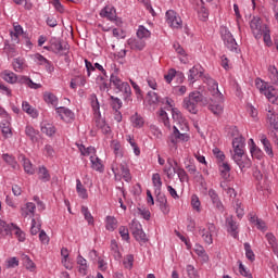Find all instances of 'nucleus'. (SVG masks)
Masks as SVG:
<instances>
[{
    "instance_id": "f257e3e1",
    "label": "nucleus",
    "mask_w": 278,
    "mask_h": 278,
    "mask_svg": "<svg viewBox=\"0 0 278 278\" xmlns=\"http://www.w3.org/2000/svg\"><path fill=\"white\" fill-rule=\"evenodd\" d=\"M172 117L173 121L178 123V126L173 127V132L169 136V142L172 144L177 146L178 142H188L190 140V136L186 134L189 130L188 124L184 121V115H181V111L178 109H172Z\"/></svg>"
},
{
    "instance_id": "f03ea898",
    "label": "nucleus",
    "mask_w": 278,
    "mask_h": 278,
    "mask_svg": "<svg viewBox=\"0 0 278 278\" xmlns=\"http://www.w3.org/2000/svg\"><path fill=\"white\" fill-rule=\"evenodd\" d=\"M250 27L256 40H261L263 37L265 45L267 47H273V39H270V28H268V25L262 22V18H252L250 22Z\"/></svg>"
},
{
    "instance_id": "7ed1b4c3",
    "label": "nucleus",
    "mask_w": 278,
    "mask_h": 278,
    "mask_svg": "<svg viewBox=\"0 0 278 278\" xmlns=\"http://www.w3.org/2000/svg\"><path fill=\"white\" fill-rule=\"evenodd\" d=\"M207 103H210V100L201 91H193L184 99L182 108L190 112V114H197L199 105L205 106Z\"/></svg>"
},
{
    "instance_id": "20e7f679",
    "label": "nucleus",
    "mask_w": 278,
    "mask_h": 278,
    "mask_svg": "<svg viewBox=\"0 0 278 278\" xmlns=\"http://www.w3.org/2000/svg\"><path fill=\"white\" fill-rule=\"evenodd\" d=\"M110 81L118 92H124L126 98L131 97V86H129V83L122 81V79L114 74L111 75Z\"/></svg>"
},
{
    "instance_id": "39448f33",
    "label": "nucleus",
    "mask_w": 278,
    "mask_h": 278,
    "mask_svg": "<svg viewBox=\"0 0 278 278\" xmlns=\"http://www.w3.org/2000/svg\"><path fill=\"white\" fill-rule=\"evenodd\" d=\"M166 23L173 29H181V27H184V22L181 21V17L177 14V12L173 10H168L166 12Z\"/></svg>"
},
{
    "instance_id": "423d86ee",
    "label": "nucleus",
    "mask_w": 278,
    "mask_h": 278,
    "mask_svg": "<svg viewBox=\"0 0 278 278\" xmlns=\"http://www.w3.org/2000/svg\"><path fill=\"white\" fill-rule=\"evenodd\" d=\"M222 38L224 40V45H226L227 49L230 51H237L238 50V43L236 42V39L233 38V35L227 28H222L220 30Z\"/></svg>"
},
{
    "instance_id": "0eeeda50",
    "label": "nucleus",
    "mask_w": 278,
    "mask_h": 278,
    "mask_svg": "<svg viewBox=\"0 0 278 278\" xmlns=\"http://www.w3.org/2000/svg\"><path fill=\"white\" fill-rule=\"evenodd\" d=\"M232 149L235 152V154L232 155V160L244 157V137H236L232 140Z\"/></svg>"
},
{
    "instance_id": "6e6552de",
    "label": "nucleus",
    "mask_w": 278,
    "mask_h": 278,
    "mask_svg": "<svg viewBox=\"0 0 278 278\" xmlns=\"http://www.w3.org/2000/svg\"><path fill=\"white\" fill-rule=\"evenodd\" d=\"M50 49L53 53H64V51H68V45L58 38H52L50 40Z\"/></svg>"
},
{
    "instance_id": "1a4fd4ad",
    "label": "nucleus",
    "mask_w": 278,
    "mask_h": 278,
    "mask_svg": "<svg viewBox=\"0 0 278 278\" xmlns=\"http://www.w3.org/2000/svg\"><path fill=\"white\" fill-rule=\"evenodd\" d=\"M56 113L59 114L61 121H64L65 123H71V121L75 118V113L64 106L56 108Z\"/></svg>"
},
{
    "instance_id": "9d476101",
    "label": "nucleus",
    "mask_w": 278,
    "mask_h": 278,
    "mask_svg": "<svg viewBox=\"0 0 278 278\" xmlns=\"http://www.w3.org/2000/svg\"><path fill=\"white\" fill-rule=\"evenodd\" d=\"M226 227L232 238H238V223L233 220L232 216L226 218Z\"/></svg>"
},
{
    "instance_id": "9b49d317",
    "label": "nucleus",
    "mask_w": 278,
    "mask_h": 278,
    "mask_svg": "<svg viewBox=\"0 0 278 278\" xmlns=\"http://www.w3.org/2000/svg\"><path fill=\"white\" fill-rule=\"evenodd\" d=\"M204 81L205 84H207L208 88L214 86V94H216V101L217 103H223L224 98H223V93H220V90H218V83L211 77H205Z\"/></svg>"
},
{
    "instance_id": "f8f14e48",
    "label": "nucleus",
    "mask_w": 278,
    "mask_h": 278,
    "mask_svg": "<svg viewBox=\"0 0 278 278\" xmlns=\"http://www.w3.org/2000/svg\"><path fill=\"white\" fill-rule=\"evenodd\" d=\"M263 94L268 99L269 103L278 104V92L277 89L273 86H268L265 91H263Z\"/></svg>"
},
{
    "instance_id": "ddd939ff",
    "label": "nucleus",
    "mask_w": 278,
    "mask_h": 278,
    "mask_svg": "<svg viewBox=\"0 0 278 278\" xmlns=\"http://www.w3.org/2000/svg\"><path fill=\"white\" fill-rule=\"evenodd\" d=\"M23 26H21L18 23H13V30L10 31L12 42L18 45V37L23 36Z\"/></svg>"
},
{
    "instance_id": "4468645a",
    "label": "nucleus",
    "mask_w": 278,
    "mask_h": 278,
    "mask_svg": "<svg viewBox=\"0 0 278 278\" xmlns=\"http://www.w3.org/2000/svg\"><path fill=\"white\" fill-rule=\"evenodd\" d=\"M25 134L34 144L40 140V131L36 130L33 126H26Z\"/></svg>"
},
{
    "instance_id": "2eb2a0df",
    "label": "nucleus",
    "mask_w": 278,
    "mask_h": 278,
    "mask_svg": "<svg viewBox=\"0 0 278 278\" xmlns=\"http://www.w3.org/2000/svg\"><path fill=\"white\" fill-rule=\"evenodd\" d=\"M100 16L109 21H116V9L114 7H105L101 10Z\"/></svg>"
},
{
    "instance_id": "dca6fc26",
    "label": "nucleus",
    "mask_w": 278,
    "mask_h": 278,
    "mask_svg": "<svg viewBox=\"0 0 278 278\" xmlns=\"http://www.w3.org/2000/svg\"><path fill=\"white\" fill-rule=\"evenodd\" d=\"M17 84H24L25 86H28V88H33V90L42 88V85L31 81V79L27 76H17Z\"/></svg>"
},
{
    "instance_id": "f3484780",
    "label": "nucleus",
    "mask_w": 278,
    "mask_h": 278,
    "mask_svg": "<svg viewBox=\"0 0 278 278\" xmlns=\"http://www.w3.org/2000/svg\"><path fill=\"white\" fill-rule=\"evenodd\" d=\"M128 45L132 51H142L147 47L143 39H129Z\"/></svg>"
},
{
    "instance_id": "a211bd4d",
    "label": "nucleus",
    "mask_w": 278,
    "mask_h": 278,
    "mask_svg": "<svg viewBox=\"0 0 278 278\" xmlns=\"http://www.w3.org/2000/svg\"><path fill=\"white\" fill-rule=\"evenodd\" d=\"M198 16L201 21H207L210 16V11L205 8V2L203 0H200V3H198Z\"/></svg>"
},
{
    "instance_id": "6ab92c4d",
    "label": "nucleus",
    "mask_w": 278,
    "mask_h": 278,
    "mask_svg": "<svg viewBox=\"0 0 278 278\" xmlns=\"http://www.w3.org/2000/svg\"><path fill=\"white\" fill-rule=\"evenodd\" d=\"M2 79H4V81H8V84H16V81H18V76L16 74H14V72L8 71L5 70L2 74H1Z\"/></svg>"
},
{
    "instance_id": "aec40b11",
    "label": "nucleus",
    "mask_w": 278,
    "mask_h": 278,
    "mask_svg": "<svg viewBox=\"0 0 278 278\" xmlns=\"http://www.w3.org/2000/svg\"><path fill=\"white\" fill-rule=\"evenodd\" d=\"M22 110H23V112H26V114L31 116V118H38V111L36 109H34L31 106V104H29V102L24 101L22 103Z\"/></svg>"
},
{
    "instance_id": "412c9836",
    "label": "nucleus",
    "mask_w": 278,
    "mask_h": 278,
    "mask_svg": "<svg viewBox=\"0 0 278 278\" xmlns=\"http://www.w3.org/2000/svg\"><path fill=\"white\" fill-rule=\"evenodd\" d=\"M219 172L224 179H229L230 173H231V166H229V163L224 161L219 163Z\"/></svg>"
},
{
    "instance_id": "4be33fe9",
    "label": "nucleus",
    "mask_w": 278,
    "mask_h": 278,
    "mask_svg": "<svg viewBox=\"0 0 278 278\" xmlns=\"http://www.w3.org/2000/svg\"><path fill=\"white\" fill-rule=\"evenodd\" d=\"M76 191L80 199H88V190H86L80 179H76Z\"/></svg>"
},
{
    "instance_id": "5701e85b",
    "label": "nucleus",
    "mask_w": 278,
    "mask_h": 278,
    "mask_svg": "<svg viewBox=\"0 0 278 278\" xmlns=\"http://www.w3.org/2000/svg\"><path fill=\"white\" fill-rule=\"evenodd\" d=\"M90 161H91V168L93 170H98V173H103V164L101 163V159L97 156H91Z\"/></svg>"
},
{
    "instance_id": "b1692460",
    "label": "nucleus",
    "mask_w": 278,
    "mask_h": 278,
    "mask_svg": "<svg viewBox=\"0 0 278 278\" xmlns=\"http://www.w3.org/2000/svg\"><path fill=\"white\" fill-rule=\"evenodd\" d=\"M261 142L267 155H273V146L270 144V141L268 140V138H266V135H261Z\"/></svg>"
},
{
    "instance_id": "393cba45",
    "label": "nucleus",
    "mask_w": 278,
    "mask_h": 278,
    "mask_svg": "<svg viewBox=\"0 0 278 278\" xmlns=\"http://www.w3.org/2000/svg\"><path fill=\"white\" fill-rule=\"evenodd\" d=\"M201 75H202V73L199 71V68L193 66L191 70H189L188 80L191 81V84H194L197 81V79H199V77H201Z\"/></svg>"
},
{
    "instance_id": "a878e982",
    "label": "nucleus",
    "mask_w": 278,
    "mask_h": 278,
    "mask_svg": "<svg viewBox=\"0 0 278 278\" xmlns=\"http://www.w3.org/2000/svg\"><path fill=\"white\" fill-rule=\"evenodd\" d=\"M41 134H46V136H53L55 134V126L49 123L41 124Z\"/></svg>"
},
{
    "instance_id": "bb28decb",
    "label": "nucleus",
    "mask_w": 278,
    "mask_h": 278,
    "mask_svg": "<svg viewBox=\"0 0 278 278\" xmlns=\"http://www.w3.org/2000/svg\"><path fill=\"white\" fill-rule=\"evenodd\" d=\"M1 131L4 138H11L12 136V127L10 126V122L4 121L0 124Z\"/></svg>"
},
{
    "instance_id": "cd10ccee",
    "label": "nucleus",
    "mask_w": 278,
    "mask_h": 278,
    "mask_svg": "<svg viewBox=\"0 0 278 278\" xmlns=\"http://www.w3.org/2000/svg\"><path fill=\"white\" fill-rule=\"evenodd\" d=\"M236 164L239 165V168L241 170H244V168H251V160L250 159H244L242 160V156H239L238 159H232Z\"/></svg>"
},
{
    "instance_id": "c85d7f7f",
    "label": "nucleus",
    "mask_w": 278,
    "mask_h": 278,
    "mask_svg": "<svg viewBox=\"0 0 278 278\" xmlns=\"http://www.w3.org/2000/svg\"><path fill=\"white\" fill-rule=\"evenodd\" d=\"M12 225L13 224H8L0 219V233L2 236H10V233H12Z\"/></svg>"
},
{
    "instance_id": "c756f323",
    "label": "nucleus",
    "mask_w": 278,
    "mask_h": 278,
    "mask_svg": "<svg viewBox=\"0 0 278 278\" xmlns=\"http://www.w3.org/2000/svg\"><path fill=\"white\" fill-rule=\"evenodd\" d=\"M106 229L108 231H114L118 227V220L114 216H106Z\"/></svg>"
},
{
    "instance_id": "7c9ffc66",
    "label": "nucleus",
    "mask_w": 278,
    "mask_h": 278,
    "mask_svg": "<svg viewBox=\"0 0 278 278\" xmlns=\"http://www.w3.org/2000/svg\"><path fill=\"white\" fill-rule=\"evenodd\" d=\"M38 177L41 181H43L45 184L47 181H50L51 179V175H49V170L47 169V167L42 166V167H39V170H38Z\"/></svg>"
},
{
    "instance_id": "2f4dec72",
    "label": "nucleus",
    "mask_w": 278,
    "mask_h": 278,
    "mask_svg": "<svg viewBox=\"0 0 278 278\" xmlns=\"http://www.w3.org/2000/svg\"><path fill=\"white\" fill-rule=\"evenodd\" d=\"M111 253L114 256V260H121V257H123L121 250H118V243L116 240L111 241Z\"/></svg>"
},
{
    "instance_id": "473e14b6",
    "label": "nucleus",
    "mask_w": 278,
    "mask_h": 278,
    "mask_svg": "<svg viewBox=\"0 0 278 278\" xmlns=\"http://www.w3.org/2000/svg\"><path fill=\"white\" fill-rule=\"evenodd\" d=\"M43 100L46 101V103H50L51 105H53V108H58V97H55V94L51 92H46L43 94Z\"/></svg>"
},
{
    "instance_id": "72a5a7b5",
    "label": "nucleus",
    "mask_w": 278,
    "mask_h": 278,
    "mask_svg": "<svg viewBox=\"0 0 278 278\" xmlns=\"http://www.w3.org/2000/svg\"><path fill=\"white\" fill-rule=\"evenodd\" d=\"M77 264L80 265L79 273H81V275H86V271L88 270V262L84 256H81V254L77 256Z\"/></svg>"
},
{
    "instance_id": "f704fd0d",
    "label": "nucleus",
    "mask_w": 278,
    "mask_h": 278,
    "mask_svg": "<svg viewBox=\"0 0 278 278\" xmlns=\"http://www.w3.org/2000/svg\"><path fill=\"white\" fill-rule=\"evenodd\" d=\"M11 233H14L20 242H25V232L21 228L16 227L14 224L11 225Z\"/></svg>"
},
{
    "instance_id": "c9c22d12",
    "label": "nucleus",
    "mask_w": 278,
    "mask_h": 278,
    "mask_svg": "<svg viewBox=\"0 0 278 278\" xmlns=\"http://www.w3.org/2000/svg\"><path fill=\"white\" fill-rule=\"evenodd\" d=\"M134 238L139 242L140 244H146V242H149V238H147V233H144V230H139V232H135Z\"/></svg>"
},
{
    "instance_id": "e433bc0d",
    "label": "nucleus",
    "mask_w": 278,
    "mask_h": 278,
    "mask_svg": "<svg viewBox=\"0 0 278 278\" xmlns=\"http://www.w3.org/2000/svg\"><path fill=\"white\" fill-rule=\"evenodd\" d=\"M267 118L269 121L270 127H273V129L278 131V116L275 113H273V111H269Z\"/></svg>"
},
{
    "instance_id": "4c0bfd02",
    "label": "nucleus",
    "mask_w": 278,
    "mask_h": 278,
    "mask_svg": "<svg viewBox=\"0 0 278 278\" xmlns=\"http://www.w3.org/2000/svg\"><path fill=\"white\" fill-rule=\"evenodd\" d=\"M268 73H269V78L271 80V84H275L276 86H278V71H277V67L270 65L268 67Z\"/></svg>"
},
{
    "instance_id": "58836bf2",
    "label": "nucleus",
    "mask_w": 278,
    "mask_h": 278,
    "mask_svg": "<svg viewBox=\"0 0 278 278\" xmlns=\"http://www.w3.org/2000/svg\"><path fill=\"white\" fill-rule=\"evenodd\" d=\"M130 121L134 125V127H142L144 125V118H142V116L138 115V113H136L135 115H132L130 117Z\"/></svg>"
},
{
    "instance_id": "ea45409f",
    "label": "nucleus",
    "mask_w": 278,
    "mask_h": 278,
    "mask_svg": "<svg viewBox=\"0 0 278 278\" xmlns=\"http://www.w3.org/2000/svg\"><path fill=\"white\" fill-rule=\"evenodd\" d=\"M2 160H4V162L7 164L12 166V168H14V169L18 168V163H16V159H14V156H12L10 154H3Z\"/></svg>"
},
{
    "instance_id": "a19ab883",
    "label": "nucleus",
    "mask_w": 278,
    "mask_h": 278,
    "mask_svg": "<svg viewBox=\"0 0 278 278\" xmlns=\"http://www.w3.org/2000/svg\"><path fill=\"white\" fill-rule=\"evenodd\" d=\"M150 36H151V31H149V29H147L144 26H139L137 30V37L140 40H144V38H149Z\"/></svg>"
},
{
    "instance_id": "79ce46f5",
    "label": "nucleus",
    "mask_w": 278,
    "mask_h": 278,
    "mask_svg": "<svg viewBox=\"0 0 278 278\" xmlns=\"http://www.w3.org/2000/svg\"><path fill=\"white\" fill-rule=\"evenodd\" d=\"M111 148L113 149L116 157H123V149L121 147V142L113 140L111 143Z\"/></svg>"
},
{
    "instance_id": "37998d69",
    "label": "nucleus",
    "mask_w": 278,
    "mask_h": 278,
    "mask_svg": "<svg viewBox=\"0 0 278 278\" xmlns=\"http://www.w3.org/2000/svg\"><path fill=\"white\" fill-rule=\"evenodd\" d=\"M81 214L85 216L88 225H94V217H92V214H90L87 206H81Z\"/></svg>"
},
{
    "instance_id": "c03bdc74",
    "label": "nucleus",
    "mask_w": 278,
    "mask_h": 278,
    "mask_svg": "<svg viewBox=\"0 0 278 278\" xmlns=\"http://www.w3.org/2000/svg\"><path fill=\"white\" fill-rule=\"evenodd\" d=\"M148 103L149 105H157V103H160V97L157 96V93L150 91L148 93Z\"/></svg>"
},
{
    "instance_id": "a18cd8bd",
    "label": "nucleus",
    "mask_w": 278,
    "mask_h": 278,
    "mask_svg": "<svg viewBox=\"0 0 278 278\" xmlns=\"http://www.w3.org/2000/svg\"><path fill=\"white\" fill-rule=\"evenodd\" d=\"M40 227H42V224L40 222H37L35 218L31 219V227H30V233L31 236H37L38 232H40Z\"/></svg>"
},
{
    "instance_id": "49530a36",
    "label": "nucleus",
    "mask_w": 278,
    "mask_h": 278,
    "mask_svg": "<svg viewBox=\"0 0 278 278\" xmlns=\"http://www.w3.org/2000/svg\"><path fill=\"white\" fill-rule=\"evenodd\" d=\"M23 167L25 173L34 175V165H31V161H29V159L23 157Z\"/></svg>"
},
{
    "instance_id": "de8ad7c7",
    "label": "nucleus",
    "mask_w": 278,
    "mask_h": 278,
    "mask_svg": "<svg viewBox=\"0 0 278 278\" xmlns=\"http://www.w3.org/2000/svg\"><path fill=\"white\" fill-rule=\"evenodd\" d=\"M200 235L202 236V238L206 244H212V242H214V239L212 238L213 232L202 229V230H200Z\"/></svg>"
},
{
    "instance_id": "09e8293b",
    "label": "nucleus",
    "mask_w": 278,
    "mask_h": 278,
    "mask_svg": "<svg viewBox=\"0 0 278 278\" xmlns=\"http://www.w3.org/2000/svg\"><path fill=\"white\" fill-rule=\"evenodd\" d=\"M25 64V60L21 58H16L13 60V68L16 73H21L23 71V66Z\"/></svg>"
},
{
    "instance_id": "8fccbe9b",
    "label": "nucleus",
    "mask_w": 278,
    "mask_h": 278,
    "mask_svg": "<svg viewBox=\"0 0 278 278\" xmlns=\"http://www.w3.org/2000/svg\"><path fill=\"white\" fill-rule=\"evenodd\" d=\"M22 260L27 270H34V268H36V264H34V261H31L27 255L23 254Z\"/></svg>"
},
{
    "instance_id": "3c124183",
    "label": "nucleus",
    "mask_w": 278,
    "mask_h": 278,
    "mask_svg": "<svg viewBox=\"0 0 278 278\" xmlns=\"http://www.w3.org/2000/svg\"><path fill=\"white\" fill-rule=\"evenodd\" d=\"M235 210L238 218H242V216H244V206L240 200L235 201Z\"/></svg>"
},
{
    "instance_id": "603ef678",
    "label": "nucleus",
    "mask_w": 278,
    "mask_h": 278,
    "mask_svg": "<svg viewBox=\"0 0 278 278\" xmlns=\"http://www.w3.org/2000/svg\"><path fill=\"white\" fill-rule=\"evenodd\" d=\"M244 250H245V256L250 262H255V253H253V250L251 249V244L244 243Z\"/></svg>"
},
{
    "instance_id": "864d4df0",
    "label": "nucleus",
    "mask_w": 278,
    "mask_h": 278,
    "mask_svg": "<svg viewBox=\"0 0 278 278\" xmlns=\"http://www.w3.org/2000/svg\"><path fill=\"white\" fill-rule=\"evenodd\" d=\"M90 103H91V108L93 110V112H98V114H100L99 110H100V104H99V99L97 98V94L92 93L90 96Z\"/></svg>"
},
{
    "instance_id": "5fc2aeb1",
    "label": "nucleus",
    "mask_w": 278,
    "mask_h": 278,
    "mask_svg": "<svg viewBox=\"0 0 278 278\" xmlns=\"http://www.w3.org/2000/svg\"><path fill=\"white\" fill-rule=\"evenodd\" d=\"M208 110L215 115L220 116L223 114L224 106L223 104H211Z\"/></svg>"
},
{
    "instance_id": "6e6d98bb",
    "label": "nucleus",
    "mask_w": 278,
    "mask_h": 278,
    "mask_svg": "<svg viewBox=\"0 0 278 278\" xmlns=\"http://www.w3.org/2000/svg\"><path fill=\"white\" fill-rule=\"evenodd\" d=\"M174 173H177V175H178V177H179L181 184L188 181L189 178H188V173H186V169H184V168H178V169H176V168L174 167Z\"/></svg>"
},
{
    "instance_id": "4d7b16f0",
    "label": "nucleus",
    "mask_w": 278,
    "mask_h": 278,
    "mask_svg": "<svg viewBox=\"0 0 278 278\" xmlns=\"http://www.w3.org/2000/svg\"><path fill=\"white\" fill-rule=\"evenodd\" d=\"M141 229H142V225L137 219H132V222L130 224V231H131L132 236H135V233H138L139 231H141Z\"/></svg>"
},
{
    "instance_id": "13d9d810",
    "label": "nucleus",
    "mask_w": 278,
    "mask_h": 278,
    "mask_svg": "<svg viewBox=\"0 0 278 278\" xmlns=\"http://www.w3.org/2000/svg\"><path fill=\"white\" fill-rule=\"evenodd\" d=\"M152 182L154 188L162 190V177L159 173L152 175Z\"/></svg>"
},
{
    "instance_id": "bf43d9fd",
    "label": "nucleus",
    "mask_w": 278,
    "mask_h": 278,
    "mask_svg": "<svg viewBox=\"0 0 278 278\" xmlns=\"http://www.w3.org/2000/svg\"><path fill=\"white\" fill-rule=\"evenodd\" d=\"M110 99H111V105L113 110H121V108H123V101H121V99L114 96H111Z\"/></svg>"
},
{
    "instance_id": "052dcab7",
    "label": "nucleus",
    "mask_w": 278,
    "mask_h": 278,
    "mask_svg": "<svg viewBox=\"0 0 278 278\" xmlns=\"http://www.w3.org/2000/svg\"><path fill=\"white\" fill-rule=\"evenodd\" d=\"M255 86L256 88L260 89V92H262V94H264V92L266 91V89L268 88V83H264V80H262L261 78H256L255 80Z\"/></svg>"
},
{
    "instance_id": "680f3d73",
    "label": "nucleus",
    "mask_w": 278,
    "mask_h": 278,
    "mask_svg": "<svg viewBox=\"0 0 278 278\" xmlns=\"http://www.w3.org/2000/svg\"><path fill=\"white\" fill-rule=\"evenodd\" d=\"M250 152L252 157H255L256 160H262V157H264V152H262V150H260L257 146L254 148H250Z\"/></svg>"
},
{
    "instance_id": "e2e57ef3",
    "label": "nucleus",
    "mask_w": 278,
    "mask_h": 278,
    "mask_svg": "<svg viewBox=\"0 0 278 278\" xmlns=\"http://www.w3.org/2000/svg\"><path fill=\"white\" fill-rule=\"evenodd\" d=\"M186 270L189 278H199V271L197 268H194V266L187 265Z\"/></svg>"
},
{
    "instance_id": "0e129e2a",
    "label": "nucleus",
    "mask_w": 278,
    "mask_h": 278,
    "mask_svg": "<svg viewBox=\"0 0 278 278\" xmlns=\"http://www.w3.org/2000/svg\"><path fill=\"white\" fill-rule=\"evenodd\" d=\"M266 240L268 241V244H269V247H271L273 250L278 248L277 238H275V235L268 232L266 235Z\"/></svg>"
},
{
    "instance_id": "69168bd1",
    "label": "nucleus",
    "mask_w": 278,
    "mask_h": 278,
    "mask_svg": "<svg viewBox=\"0 0 278 278\" xmlns=\"http://www.w3.org/2000/svg\"><path fill=\"white\" fill-rule=\"evenodd\" d=\"M213 154L215 155V157L219 162V164L225 162V153L223 151H220V149L214 148Z\"/></svg>"
},
{
    "instance_id": "338daca9",
    "label": "nucleus",
    "mask_w": 278,
    "mask_h": 278,
    "mask_svg": "<svg viewBox=\"0 0 278 278\" xmlns=\"http://www.w3.org/2000/svg\"><path fill=\"white\" fill-rule=\"evenodd\" d=\"M191 205L195 212H201V201H199V197L194 194L191 197Z\"/></svg>"
},
{
    "instance_id": "774afa93",
    "label": "nucleus",
    "mask_w": 278,
    "mask_h": 278,
    "mask_svg": "<svg viewBox=\"0 0 278 278\" xmlns=\"http://www.w3.org/2000/svg\"><path fill=\"white\" fill-rule=\"evenodd\" d=\"M118 231L122 240H129V229L127 227L121 226Z\"/></svg>"
}]
</instances>
